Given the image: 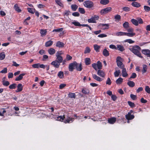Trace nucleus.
Segmentation results:
<instances>
[{
	"instance_id": "c756f323",
	"label": "nucleus",
	"mask_w": 150,
	"mask_h": 150,
	"mask_svg": "<svg viewBox=\"0 0 150 150\" xmlns=\"http://www.w3.org/2000/svg\"><path fill=\"white\" fill-rule=\"evenodd\" d=\"M65 118V117L64 116V115L63 116H58V117H57L56 119V120L57 121H62L64 118Z\"/></svg>"
},
{
	"instance_id": "dca6fc26",
	"label": "nucleus",
	"mask_w": 150,
	"mask_h": 150,
	"mask_svg": "<svg viewBox=\"0 0 150 150\" xmlns=\"http://www.w3.org/2000/svg\"><path fill=\"white\" fill-rule=\"evenodd\" d=\"M95 18L96 19H97L98 18V17L97 16L95 17H92L91 18L89 19L88 20V21L89 23H96V21L95 19Z\"/></svg>"
},
{
	"instance_id": "49530a36",
	"label": "nucleus",
	"mask_w": 150,
	"mask_h": 150,
	"mask_svg": "<svg viewBox=\"0 0 150 150\" xmlns=\"http://www.w3.org/2000/svg\"><path fill=\"white\" fill-rule=\"evenodd\" d=\"M98 69L99 70L101 69L102 68V64L101 62L99 61H98L97 64H96Z\"/></svg>"
},
{
	"instance_id": "4d7b16f0",
	"label": "nucleus",
	"mask_w": 150,
	"mask_h": 150,
	"mask_svg": "<svg viewBox=\"0 0 150 150\" xmlns=\"http://www.w3.org/2000/svg\"><path fill=\"white\" fill-rule=\"evenodd\" d=\"M82 92L83 93L85 94H88L89 93V91L87 89H83L82 90Z\"/></svg>"
},
{
	"instance_id": "3c124183",
	"label": "nucleus",
	"mask_w": 150,
	"mask_h": 150,
	"mask_svg": "<svg viewBox=\"0 0 150 150\" xmlns=\"http://www.w3.org/2000/svg\"><path fill=\"white\" fill-rule=\"evenodd\" d=\"M63 30V28H59L58 29H54L53 30L52 32H60Z\"/></svg>"
},
{
	"instance_id": "a211bd4d",
	"label": "nucleus",
	"mask_w": 150,
	"mask_h": 150,
	"mask_svg": "<svg viewBox=\"0 0 150 150\" xmlns=\"http://www.w3.org/2000/svg\"><path fill=\"white\" fill-rule=\"evenodd\" d=\"M122 75L123 77H127V76L128 74L127 73L126 70L125 68H123L122 69Z\"/></svg>"
},
{
	"instance_id": "5fc2aeb1",
	"label": "nucleus",
	"mask_w": 150,
	"mask_h": 150,
	"mask_svg": "<svg viewBox=\"0 0 150 150\" xmlns=\"http://www.w3.org/2000/svg\"><path fill=\"white\" fill-rule=\"evenodd\" d=\"M91 51V49L88 47H86V48L85 50L84 51V53L85 54L89 53Z\"/></svg>"
},
{
	"instance_id": "4c0bfd02",
	"label": "nucleus",
	"mask_w": 150,
	"mask_h": 150,
	"mask_svg": "<svg viewBox=\"0 0 150 150\" xmlns=\"http://www.w3.org/2000/svg\"><path fill=\"white\" fill-rule=\"evenodd\" d=\"M72 23L75 26H81V24L79 22L76 21H74L72 22Z\"/></svg>"
},
{
	"instance_id": "69168bd1",
	"label": "nucleus",
	"mask_w": 150,
	"mask_h": 150,
	"mask_svg": "<svg viewBox=\"0 0 150 150\" xmlns=\"http://www.w3.org/2000/svg\"><path fill=\"white\" fill-rule=\"evenodd\" d=\"M111 83V82L110 79L108 78L106 81V84L109 85H110Z\"/></svg>"
},
{
	"instance_id": "e433bc0d",
	"label": "nucleus",
	"mask_w": 150,
	"mask_h": 150,
	"mask_svg": "<svg viewBox=\"0 0 150 150\" xmlns=\"http://www.w3.org/2000/svg\"><path fill=\"white\" fill-rule=\"evenodd\" d=\"M123 81V79L122 78L120 77L116 81V83L117 84H120Z\"/></svg>"
},
{
	"instance_id": "09e8293b",
	"label": "nucleus",
	"mask_w": 150,
	"mask_h": 150,
	"mask_svg": "<svg viewBox=\"0 0 150 150\" xmlns=\"http://www.w3.org/2000/svg\"><path fill=\"white\" fill-rule=\"evenodd\" d=\"M122 10L126 12H128L130 11V8L128 7H124L122 8Z\"/></svg>"
},
{
	"instance_id": "423d86ee",
	"label": "nucleus",
	"mask_w": 150,
	"mask_h": 150,
	"mask_svg": "<svg viewBox=\"0 0 150 150\" xmlns=\"http://www.w3.org/2000/svg\"><path fill=\"white\" fill-rule=\"evenodd\" d=\"M109 26V25L108 24H100L98 26L100 29L103 30L108 29Z\"/></svg>"
},
{
	"instance_id": "6e6d98bb",
	"label": "nucleus",
	"mask_w": 150,
	"mask_h": 150,
	"mask_svg": "<svg viewBox=\"0 0 150 150\" xmlns=\"http://www.w3.org/2000/svg\"><path fill=\"white\" fill-rule=\"evenodd\" d=\"M124 42H127L129 44H132L134 42V41H133L130 39L125 40Z\"/></svg>"
},
{
	"instance_id": "58836bf2",
	"label": "nucleus",
	"mask_w": 150,
	"mask_h": 150,
	"mask_svg": "<svg viewBox=\"0 0 150 150\" xmlns=\"http://www.w3.org/2000/svg\"><path fill=\"white\" fill-rule=\"evenodd\" d=\"M109 2V0H101L100 3L103 5H106L108 4Z\"/></svg>"
},
{
	"instance_id": "0eeeda50",
	"label": "nucleus",
	"mask_w": 150,
	"mask_h": 150,
	"mask_svg": "<svg viewBox=\"0 0 150 150\" xmlns=\"http://www.w3.org/2000/svg\"><path fill=\"white\" fill-rule=\"evenodd\" d=\"M75 64H76V62H74L70 64L69 65V71H72L75 68Z\"/></svg>"
},
{
	"instance_id": "603ef678",
	"label": "nucleus",
	"mask_w": 150,
	"mask_h": 150,
	"mask_svg": "<svg viewBox=\"0 0 150 150\" xmlns=\"http://www.w3.org/2000/svg\"><path fill=\"white\" fill-rule=\"evenodd\" d=\"M28 10L29 12L33 14L35 12V10L34 9L29 8H28Z\"/></svg>"
},
{
	"instance_id": "6ab92c4d",
	"label": "nucleus",
	"mask_w": 150,
	"mask_h": 150,
	"mask_svg": "<svg viewBox=\"0 0 150 150\" xmlns=\"http://www.w3.org/2000/svg\"><path fill=\"white\" fill-rule=\"evenodd\" d=\"M115 35L118 36H121L127 35V34L126 32H118L115 33Z\"/></svg>"
},
{
	"instance_id": "4be33fe9",
	"label": "nucleus",
	"mask_w": 150,
	"mask_h": 150,
	"mask_svg": "<svg viewBox=\"0 0 150 150\" xmlns=\"http://www.w3.org/2000/svg\"><path fill=\"white\" fill-rule=\"evenodd\" d=\"M74 119L68 117V118L64 121V122L65 123H70L74 121Z\"/></svg>"
},
{
	"instance_id": "a19ab883",
	"label": "nucleus",
	"mask_w": 150,
	"mask_h": 150,
	"mask_svg": "<svg viewBox=\"0 0 150 150\" xmlns=\"http://www.w3.org/2000/svg\"><path fill=\"white\" fill-rule=\"evenodd\" d=\"M5 57V54L4 52H2L0 54V60H3Z\"/></svg>"
},
{
	"instance_id": "774afa93",
	"label": "nucleus",
	"mask_w": 150,
	"mask_h": 150,
	"mask_svg": "<svg viewBox=\"0 0 150 150\" xmlns=\"http://www.w3.org/2000/svg\"><path fill=\"white\" fill-rule=\"evenodd\" d=\"M137 76V74L135 73H133L131 76L130 77V78L131 79H134Z\"/></svg>"
},
{
	"instance_id": "473e14b6",
	"label": "nucleus",
	"mask_w": 150,
	"mask_h": 150,
	"mask_svg": "<svg viewBox=\"0 0 150 150\" xmlns=\"http://www.w3.org/2000/svg\"><path fill=\"white\" fill-rule=\"evenodd\" d=\"M5 79V77L3 78V84L4 86H7L9 84V83L8 81H5L4 79Z\"/></svg>"
},
{
	"instance_id": "5701e85b",
	"label": "nucleus",
	"mask_w": 150,
	"mask_h": 150,
	"mask_svg": "<svg viewBox=\"0 0 150 150\" xmlns=\"http://www.w3.org/2000/svg\"><path fill=\"white\" fill-rule=\"evenodd\" d=\"M48 52L50 54L53 55L55 53L56 51L54 48H51L48 50Z\"/></svg>"
},
{
	"instance_id": "2eb2a0df",
	"label": "nucleus",
	"mask_w": 150,
	"mask_h": 150,
	"mask_svg": "<svg viewBox=\"0 0 150 150\" xmlns=\"http://www.w3.org/2000/svg\"><path fill=\"white\" fill-rule=\"evenodd\" d=\"M25 73H22L20 74L19 76L16 77L15 80L16 81H20L23 78V77L25 75Z\"/></svg>"
},
{
	"instance_id": "680f3d73",
	"label": "nucleus",
	"mask_w": 150,
	"mask_h": 150,
	"mask_svg": "<svg viewBox=\"0 0 150 150\" xmlns=\"http://www.w3.org/2000/svg\"><path fill=\"white\" fill-rule=\"evenodd\" d=\"M145 91L148 93H150V88L148 86H146L145 88Z\"/></svg>"
},
{
	"instance_id": "f704fd0d",
	"label": "nucleus",
	"mask_w": 150,
	"mask_h": 150,
	"mask_svg": "<svg viewBox=\"0 0 150 150\" xmlns=\"http://www.w3.org/2000/svg\"><path fill=\"white\" fill-rule=\"evenodd\" d=\"M127 85L130 87H133L135 85L134 83L132 81H129L127 83Z\"/></svg>"
},
{
	"instance_id": "a18cd8bd",
	"label": "nucleus",
	"mask_w": 150,
	"mask_h": 150,
	"mask_svg": "<svg viewBox=\"0 0 150 150\" xmlns=\"http://www.w3.org/2000/svg\"><path fill=\"white\" fill-rule=\"evenodd\" d=\"M131 21L134 25H138V22L137 20L134 19H132L131 20Z\"/></svg>"
},
{
	"instance_id": "e2e57ef3",
	"label": "nucleus",
	"mask_w": 150,
	"mask_h": 150,
	"mask_svg": "<svg viewBox=\"0 0 150 150\" xmlns=\"http://www.w3.org/2000/svg\"><path fill=\"white\" fill-rule=\"evenodd\" d=\"M128 105L131 107L133 108L135 107V104L133 103L131 101H128Z\"/></svg>"
},
{
	"instance_id": "20e7f679",
	"label": "nucleus",
	"mask_w": 150,
	"mask_h": 150,
	"mask_svg": "<svg viewBox=\"0 0 150 150\" xmlns=\"http://www.w3.org/2000/svg\"><path fill=\"white\" fill-rule=\"evenodd\" d=\"M84 6L88 8H91L93 6V3L90 1H86L83 3Z\"/></svg>"
},
{
	"instance_id": "a878e982",
	"label": "nucleus",
	"mask_w": 150,
	"mask_h": 150,
	"mask_svg": "<svg viewBox=\"0 0 150 150\" xmlns=\"http://www.w3.org/2000/svg\"><path fill=\"white\" fill-rule=\"evenodd\" d=\"M131 4L133 6L135 7L138 8L141 6L140 3L135 1L132 2Z\"/></svg>"
},
{
	"instance_id": "ea45409f",
	"label": "nucleus",
	"mask_w": 150,
	"mask_h": 150,
	"mask_svg": "<svg viewBox=\"0 0 150 150\" xmlns=\"http://www.w3.org/2000/svg\"><path fill=\"white\" fill-rule=\"evenodd\" d=\"M93 47L95 50L96 52H98L99 51V49L100 48V46L97 45H94L93 46Z\"/></svg>"
},
{
	"instance_id": "ddd939ff",
	"label": "nucleus",
	"mask_w": 150,
	"mask_h": 150,
	"mask_svg": "<svg viewBox=\"0 0 150 150\" xmlns=\"http://www.w3.org/2000/svg\"><path fill=\"white\" fill-rule=\"evenodd\" d=\"M75 68L76 70L78 71H81L82 70V65L81 64H78L76 62L75 64Z\"/></svg>"
},
{
	"instance_id": "9d476101",
	"label": "nucleus",
	"mask_w": 150,
	"mask_h": 150,
	"mask_svg": "<svg viewBox=\"0 0 150 150\" xmlns=\"http://www.w3.org/2000/svg\"><path fill=\"white\" fill-rule=\"evenodd\" d=\"M125 117L128 120H129L134 119V116L133 115H131V113L129 112L126 115Z\"/></svg>"
},
{
	"instance_id": "412c9836",
	"label": "nucleus",
	"mask_w": 150,
	"mask_h": 150,
	"mask_svg": "<svg viewBox=\"0 0 150 150\" xmlns=\"http://www.w3.org/2000/svg\"><path fill=\"white\" fill-rule=\"evenodd\" d=\"M64 46V44L60 41L57 42L56 44V46L59 47H62Z\"/></svg>"
},
{
	"instance_id": "4468645a",
	"label": "nucleus",
	"mask_w": 150,
	"mask_h": 150,
	"mask_svg": "<svg viewBox=\"0 0 150 150\" xmlns=\"http://www.w3.org/2000/svg\"><path fill=\"white\" fill-rule=\"evenodd\" d=\"M17 89L16 90V92L17 93L21 91L23 89V86L21 83H19L17 86Z\"/></svg>"
},
{
	"instance_id": "f8f14e48",
	"label": "nucleus",
	"mask_w": 150,
	"mask_h": 150,
	"mask_svg": "<svg viewBox=\"0 0 150 150\" xmlns=\"http://www.w3.org/2000/svg\"><path fill=\"white\" fill-rule=\"evenodd\" d=\"M92 76L94 79L99 82L103 80V79L100 78L95 74H93Z\"/></svg>"
},
{
	"instance_id": "de8ad7c7",
	"label": "nucleus",
	"mask_w": 150,
	"mask_h": 150,
	"mask_svg": "<svg viewBox=\"0 0 150 150\" xmlns=\"http://www.w3.org/2000/svg\"><path fill=\"white\" fill-rule=\"evenodd\" d=\"M123 27L125 29H127V28H128L129 26V24L127 22H125L123 25Z\"/></svg>"
},
{
	"instance_id": "c85d7f7f",
	"label": "nucleus",
	"mask_w": 150,
	"mask_h": 150,
	"mask_svg": "<svg viewBox=\"0 0 150 150\" xmlns=\"http://www.w3.org/2000/svg\"><path fill=\"white\" fill-rule=\"evenodd\" d=\"M53 44V41L51 40H49L45 43V46L46 47H50Z\"/></svg>"
},
{
	"instance_id": "f03ea898",
	"label": "nucleus",
	"mask_w": 150,
	"mask_h": 150,
	"mask_svg": "<svg viewBox=\"0 0 150 150\" xmlns=\"http://www.w3.org/2000/svg\"><path fill=\"white\" fill-rule=\"evenodd\" d=\"M127 30L128 33H126L127 36L129 37H132L135 35V33H134V29L132 28H127Z\"/></svg>"
},
{
	"instance_id": "c9c22d12",
	"label": "nucleus",
	"mask_w": 150,
	"mask_h": 150,
	"mask_svg": "<svg viewBox=\"0 0 150 150\" xmlns=\"http://www.w3.org/2000/svg\"><path fill=\"white\" fill-rule=\"evenodd\" d=\"M69 97L71 98H76V95L75 93H69L68 95Z\"/></svg>"
},
{
	"instance_id": "bf43d9fd",
	"label": "nucleus",
	"mask_w": 150,
	"mask_h": 150,
	"mask_svg": "<svg viewBox=\"0 0 150 150\" xmlns=\"http://www.w3.org/2000/svg\"><path fill=\"white\" fill-rule=\"evenodd\" d=\"M144 9L146 12H149L150 11V7L148 6H144Z\"/></svg>"
},
{
	"instance_id": "2f4dec72",
	"label": "nucleus",
	"mask_w": 150,
	"mask_h": 150,
	"mask_svg": "<svg viewBox=\"0 0 150 150\" xmlns=\"http://www.w3.org/2000/svg\"><path fill=\"white\" fill-rule=\"evenodd\" d=\"M58 77L60 79H62L64 77V72L62 71H59L57 74Z\"/></svg>"
},
{
	"instance_id": "b1692460",
	"label": "nucleus",
	"mask_w": 150,
	"mask_h": 150,
	"mask_svg": "<svg viewBox=\"0 0 150 150\" xmlns=\"http://www.w3.org/2000/svg\"><path fill=\"white\" fill-rule=\"evenodd\" d=\"M57 58L56 59V61H57L59 63H62L63 60L62 57L61 56H56Z\"/></svg>"
},
{
	"instance_id": "6e6552de",
	"label": "nucleus",
	"mask_w": 150,
	"mask_h": 150,
	"mask_svg": "<svg viewBox=\"0 0 150 150\" xmlns=\"http://www.w3.org/2000/svg\"><path fill=\"white\" fill-rule=\"evenodd\" d=\"M142 53L147 56L150 57V50L148 49H143L142 51Z\"/></svg>"
},
{
	"instance_id": "c03bdc74",
	"label": "nucleus",
	"mask_w": 150,
	"mask_h": 150,
	"mask_svg": "<svg viewBox=\"0 0 150 150\" xmlns=\"http://www.w3.org/2000/svg\"><path fill=\"white\" fill-rule=\"evenodd\" d=\"M121 71L120 70H116L114 73V75L115 77H118L120 75Z\"/></svg>"
},
{
	"instance_id": "393cba45",
	"label": "nucleus",
	"mask_w": 150,
	"mask_h": 150,
	"mask_svg": "<svg viewBox=\"0 0 150 150\" xmlns=\"http://www.w3.org/2000/svg\"><path fill=\"white\" fill-rule=\"evenodd\" d=\"M47 31L46 29H41L40 33L42 37H43L46 35L47 34Z\"/></svg>"
},
{
	"instance_id": "7c9ffc66",
	"label": "nucleus",
	"mask_w": 150,
	"mask_h": 150,
	"mask_svg": "<svg viewBox=\"0 0 150 150\" xmlns=\"http://www.w3.org/2000/svg\"><path fill=\"white\" fill-rule=\"evenodd\" d=\"M14 8L16 11L18 13L21 12V10L20 8L17 4H15L14 6Z\"/></svg>"
},
{
	"instance_id": "8fccbe9b",
	"label": "nucleus",
	"mask_w": 150,
	"mask_h": 150,
	"mask_svg": "<svg viewBox=\"0 0 150 150\" xmlns=\"http://www.w3.org/2000/svg\"><path fill=\"white\" fill-rule=\"evenodd\" d=\"M6 111L4 109H0V116H4V114L6 112Z\"/></svg>"
},
{
	"instance_id": "7ed1b4c3",
	"label": "nucleus",
	"mask_w": 150,
	"mask_h": 150,
	"mask_svg": "<svg viewBox=\"0 0 150 150\" xmlns=\"http://www.w3.org/2000/svg\"><path fill=\"white\" fill-rule=\"evenodd\" d=\"M122 58L120 57H117L116 59V62L117 66L120 68L122 69L125 66L121 62Z\"/></svg>"
},
{
	"instance_id": "72a5a7b5",
	"label": "nucleus",
	"mask_w": 150,
	"mask_h": 150,
	"mask_svg": "<svg viewBox=\"0 0 150 150\" xmlns=\"http://www.w3.org/2000/svg\"><path fill=\"white\" fill-rule=\"evenodd\" d=\"M55 1L57 4L61 7H63L64 5L62 1L60 0H55Z\"/></svg>"
},
{
	"instance_id": "864d4df0",
	"label": "nucleus",
	"mask_w": 150,
	"mask_h": 150,
	"mask_svg": "<svg viewBox=\"0 0 150 150\" xmlns=\"http://www.w3.org/2000/svg\"><path fill=\"white\" fill-rule=\"evenodd\" d=\"M16 86V84L15 83H13L9 86V88L10 89H15Z\"/></svg>"
},
{
	"instance_id": "0e129e2a",
	"label": "nucleus",
	"mask_w": 150,
	"mask_h": 150,
	"mask_svg": "<svg viewBox=\"0 0 150 150\" xmlns=\"http://www.w3.org/2000/svg\"><path fill=\"white\" fill-rule=\"evenodd\" d=\"M7 69L6 68H4V69L0 71V73L2 74H6L7 72Z\"/></svg>"
},
{
	"instance_id": "1a4fd4ad",
	"label": "nucleus",
	"mask_w": 150,
	"mask_h": 150,
	"mask_svg": "<svg viewBox=\"0 0 150 150\" xmlns=\"http://www.w3.org/2000/svg\"><path fill=\"white\" fill-rule=\"evenodd\" d=\"M51 64L52 65L56 68H58L59 67L60 63L58 62L57 61L54 60L52 61L51 63Z\"/></svg>"
},
{
	"instance_id": "aec40b11",
	"label": "nucleus",
	"mask_w": 150,
	"mask_h": 150,
	"mask_svg": "<svg viewBox=\"0 0 150 150\" xmlns=\"http://www.w3.org/2000/svg\"><path fill=\"white\" fill-rule=\"evenodd\" d=\"M116 48V50L121 52H122L125 50L124 47L122 45H117Z\"/></svg>"
},
{
	"instance_id": "cd10ccee",
	"label": "nucleus",
	"mask_w": 150,
	"mask_h": 150,
	"mask_svg": "<svg viewBox=\"0 0 150 150\" xmlns=\"http://www.w3.org/2000/svg\"><path fill=\"white\" fill-rule=\"evenodd\" d=\"M103 54L105 57H107L109 55L108 51L106 49H104L103 51Z\"/></svg>"
},
{
	"instance_id": "bb28decb",
	"label": "nucleus",
	"mask_w": 150,
	"mask_h": 150,
	"mask_svg": "<svg viewBox=\"0 0 150 150\" xmlns=\"http://www.w3.org/2000/svg\"><path fill=\"white\" fill-rule=\"evenodd\" d=\"M147 65L145 64H143V69L142 70V74H143L146 73L147 71Z\"/></svg>"
},
{
	"instance_id": "f3484780",
	"label": "nucleus",
	"mask_w": 150,
	"mask_h": 150,
	"mask_svg": "<svg viewBox=\"0 0 150 150\" xmlns=\"http://www.w3.org/2000/svg\"><path fill=\"white\" fill-rule=\"evenodd\" d=\"M97 74L99 76L104 78L105 76V73L102 70H99L98 71Z\"/></svg>"
},
{
	"instance_id": "79ce46f5",
	"label": "nucleus",
	"mask_w": 150,
	"mask_h": 150,
	"mask_svg": "<svg viewBox=\"0 0 150 150\" xmlns=\"http://www.w3.org/2000/svg\"><path fill=\"white\" fill-rule=\"evenodd\" d=\"M85 62L86 65H89L91 63V59L89 58H86L85 59Z\"/></svg>"
},
{
	"instance_id": "37998d69",
	"label": "nucleus",
	"mask_w": 150,
	"mask_h": 150,
	"mask_svg": "<svg viewBox=\"0 0 150 150\" xmlns=\"http://www.w3.org/2000/svg\"><path fill=\"white\" fill-rule=\"evenodd\" d=\"M71 8L72 9V10L74 11H76V9L78 8V6L76 5H72L71 6Z\"/></svg>"
},
{
	"instance_id": "13d9d810",
	"label": "nucleus",
	"mask_w": 150,
	"mask_h": 150,
	"mask_svg": "<svg viewBox=\"0 0 150 150\" xmlns=\"http://www.w3.org/2000/svg\"><path fill=\"white\" fill-rule=\"evenodd\" d=\"M79 11L80 13L82 14H84L85 13V11L83 8H79Z\"/></svg>"
},
{
	"instance_id": "338daca9",
	"label": "nucleus",
	"mask_w": 150,
	"mask_h": 150,
	"mask_svg": "<svg viewBox=\"0 0 150 150\" xmlns=\"http://www.w3.org/2000/svg\"><path fill=\"white\" fill-rule=\"evenodd\" d=\"M130 96L131 98L133 100H135L136 99L137 96L136 95L133 94H131Z\"/></svg>"
},
{
	"instance_id": "9b49d317",
	"label": "nucleus",
	"mask_w": 150,
	"mask_h": 150,
	"mask_svg": "<svg viewBox=\"0 0 150 150\" xmlns=\"http://www.w3.org/2000/svg\"><path fill=\"white\" fill-rule=\"evenodd\" d=\"M116 120L115 117H112L108 119V122L110 124H113L115 122Z\"/></svg>"
},
{
	"instance_id": "39448f33",
	"label": "nucleus",
	"mask_w": 150,
	"mask_h": 150,
	"mask_svg": "<svg viewBox=\"0 0 150 150\" xmlns=\"http://www.w3.org/2000/svg\"><path fill=\"white\" fill-rule=\"evenodd\" d=\"M112 10V8L108 7L101 10L100 11L101 15H104L110 12Z\"/></svg>"
},
{
	"instance_id": "f257e3e1",
	"label": "nucleus",
	"mask_w": 150,
	"mask_h": 150,
	"mask_svg": "<svg viewBox=\"0 0 150 150\" xmlns=\"http://www.w3.org/2000/svg\"><path fill=\"white\" fill-rule=\"evenodd\" d=\"M130 50L137 56L142 58L143 57L141 55L140 52L141 48L137 45L131 47L129 48Z\"/></svg>"
},
{
	"instance_id": "052dcab7",
	"label": "nucleus",
	"mask_w": 150,
	"mask_h": 150,
	"mask_svg": "<svg viewBox=\"0 0 150 150\" xmlns=\"http://www.w3.org/2000/svg\"><path fill=\"white\" fill-rule=\"evenodd\" d=\"M32 66L34 68H38L40 66V64H35L32 65Z\"/></svg>"
}]
</instances>
